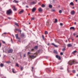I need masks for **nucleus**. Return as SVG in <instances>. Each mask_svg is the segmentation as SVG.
<instances>
[{
    "instance_id": "61",
    "label": "nucleus",
    "mask_w": 78,
    "mask_h": 78,
    "mask_svg": "<svg viewBox=\"0 0 78 78\" xmlns=\"http://www.w3.org/2000/svg\"><path fill=\"white\" fill-rule=\"evenodd\" d=\"M73 9H74V7H73Z\"/></svg>"
},
{
    "instance_id": "23",
    "label": "nucleus",
    "mask_w": 78,
    "mask_h": 78,
    "mask_svg": "<svg viewBox=\"0 0 78 78\" xmlns=\"http://www.w3.org/2000/svg\"><path fill=\"white\" fill-rule=\"evenodd\" d=\"M42 38L43 40H45V37H44V36L43 35H42Z\"/></svg>"
},
{
    "instance_id": "15",
    "label": "nucleus",
    "mask_w": 78,
    "mask_h": 78,
    "mask_svg": "<svg viewBox=\"0 0 78 78\" xmlns=\"http://www.w3.org/2000/svg\"><path fill=\"white\" fill-rule=\"evenodd\" d=\"M29 57L31 58H34V55H30Z\"/></svg>"
},
{
    "instance_id": "28",
    "label": "nucleus",
    "mask_w": 78,
    "mask_h": 78,
    "mask_svg": "<svg viewBox=\"0 0 78 78\" xmlns=\"http://www.w3.org/2000/svg\"><path fill=\"white\" fill-rule=\"evenodd\" d=\"M70 5H72V6H73V2H71L70 3Z\"/></svg>"
},
{
    "instance_id": "54",
    "label": "nucleus",
    "mask_w": 78,
    "mask_h": 78,
    "mask_svg": "<svg viewBox=\"0 0 78 78\" xmlns=\"http://www.w3.org/2000/svg\"><path fill=\"white\" fill-rule=\"evenodd\" d=\"M48 71L49 72H50V70L49 69H48Z\"/></svg>"
},
{
    "instance_id": "51",
    "label": "nucleus",
    "mask_w": 78,
    "mask_h": 78,
    "mask_svg": "<svg viewBox=\"0 0 78 78\" xmlns=\"http://www.w3.org/2000/svg\"><path fill=\"white\" fill-rule=\"evenodd\" d=\"M60 69H63V68H60Z\"/></svg>"
},
{
    "instance_id": "18",
    "label": "nucleus",
    "mask_w": 78,
    "mask_h": 78,
    "mask_svg": "<svg viewBox=\"0 0 78 78\" xmlns=\"http://www.w3.org/2000/svg\"><path fill=\"white\" fill-rule=\"evenodd\" d=\"M53 52H54V53H56V54H58V52H57V51H56L55 50H54Z\"/></svg>"
},
{
    "instance_id": "59",
    "label": "nucleus",
    "mask_w": 78,
    "mask_h": 78,
    "mask_svg": "<svg viewBox=\"0 0 78 78\" xmlns=\"http://www.w3.org/2000/svg\"><path fill=\"white\" fill-rule=\"evenodd\" d=\"M28 15H29V16L30 15V13H29V14H28Z\"/></svg>"
},
{
    "instance_id": "24",
    "label": "nucleus",
    "mask_w": 78,
    "mask_h": 78,
    "mask_svg": "<svg viewBox=\"0 0 78 78\" xmlns=\"http://www.w3.org/2000/svg\"><path fill=\"white\" fill-rule=\"evenodd\" d=\"M54 22L55 23H56L58 22V20H57V19H55Z\"/></svg>"
},
{
    "instance_id": "2",
    "label": "nucleus",
    "mask_w": 78,
    "mask_h": 78,
    "mask_svg": "<svg viewBox=\"0 0 78 78\" xmlns=\"http://www.w3.org/2000/svg\"><path fill=\"white\" fill-rule=\"evenodd\" d=\"M12 13V10L11 9H9L7 11V14H10Z\"/></svg>"
},
{
    "instance_id": "10",
    "label": "nucleus",
    "mask_w": 78,
    "mask_h": 78,
    "mask_svg": "<svg viewBox=\"0 0 78 78\" xmlns=\"http://www.w3.org/2000/svg\"><path fill=\"white\" fill-rule=\"evenodd\" d=\"M67 46L69 47H72V45L71 44H69L67 45Z\"/></svg>"
},
{
    "instance_id": "63",
    "label": "nucleus",
    "mask_w": 78,
    "mask_h": 78,
    "mask_svg": "<svg viewBox=\"0 0 78 78\" xmlns=\"http://www.w3.org/2000/svg\"><path fill=\"white\" fill-rule=\"evenodd\" d=\"M77 76H78V74H77Z\"/></svg>"
},
{
    "instance_id": "5",
    "label": "nucleus",
    "mask_w": 78,
    "mask_h": 78,
    "mask_svg": "<svg viewBox=\"0 0 78 78\" xmlns=\"http://www.w3.org/2000/svg\"><path fill=\"white\" fill-rule=\"evenodd\" d=\"M15 36L17 39H19V40H20V38L19 37H18V34H16L15 35Z\"/></svg>"
},
{
    "instance_id": "42",
    "label": "nucleus",
    "mask_w": 78,
    "mask_h": 78,
    "mask_svg": "<svg viewBox=\"0 0 78 78\" xmlns=\"http://www.w3.org/2000/svg\"><path fill=\"white\" fill-rule=\"evenodd\" d=\"M62 24H63L62 23H60V25H61V26L62 25Z\"/></svg>"
},
{
    "instance_id": "64",
    "label": "nucleus",
    "mask_w": 78,
    "mask_h": 78,
    "mask_svg": "<svg viewBox=\"0 0 78 78\" xmlns=\"http://www.w3.org/2000/svg\"><path fill=\"white\" fill-rule=\"evenodd\" d=\"M30 23H29V24H30Z\"/></svg>"
},
{
    "instance_id": "14",
    "label": "nucleus",
    "mask_w": 78,
    "mask_h": 78,
    "mask_svg": "<svg viewBox=\"0 0 78 78\" xmlns=\"http://www.w3.org/2000/svg\"><path fill=\"white\" fill-rule=\"evenodd\" d=\"M12 8L13 11H16V8H15V6H13L12 7Z\"/></svg>"
},
{
    "instance_id": "13",
    "label": "nucleus",
    "mask_w": 78,
    "mask_h": 78,
    "mask_svg": "<svg viewBox=\"0 0 78 78\" xmlns=\"http://www.w3.org/2000/svg\"><path fill=\"white\" fill-rule=\"evenodd\" d=\"M39 12H42V9L41 8H40L38 9Z\"/></svg>"
},
{
    "instance_id": "53",
    "label": "nucleus",
    "mask_w": 78,
    "mask_h": 78,
    "mask_svg": "<svg viewBox=\"0 0 78 78\" xmlns=\"http://www.w3.org/2000/svg\"><path fill=\"white\" fill-rule=\"evenodd\" d=\"M48 45H50V43H48Z\"/></svg>"
},
{
    "instance_id": "8",
    "label": "nucleus",
    "mask_w": 78,
    "mask_h": 78,
    "mask_svg": "<svg viewBox=\"0 0 78 78\" xmlns=\"http://www.w3.org/2000/svg\"><path fill=\"white\" fill-rule=\"evenodd\" d=\"M23 12H24V10H22L19 12V14H22V13H23Z\"/></svg>"
},
{
    "instance_id": "60",
    "label": "nucleus",
    "mask_w": 78,
    "mask_h": 78,
    "mask_svg": "<svg viewBox=\"0 0 78 78\" xmlns=\"http://www.w3.org/2000/svg\"><path fill=\"white\" fill-rule=\"evenodd\" d=\"M1 46V43H0V46Z\"/></svg>"
},
{
    "instance_id": "47",
    "label": "nucleus",
    "mask_w": 78,
    "mask_h": 78,
    "mask_svg": "<svg viewBox=\"0 0 78 78\" xmlns=\"http://www.w3.org/2000/svg\"><path fill=\"white\" fill-rule=\"evenodd\" d=\"M32 69L33 70V69H34V67H32Z\"/></svg>"
},
{
    "instance_id": "19",
    "label": "nucleus",
    "mask_w": 78,
    "mask_h": 78,
    "mask_svg": "<svg viewBox=\"0 0 78 78\" xmlns=\"http://www.w3.org/2000/svg\"><path fill=\"white\" fill-rule=\"evenodd\" d=\"M14 3H17L19 2L18 1H16V0H14L13 1Z\"/></svg>"
},
{
    "instance_id": "17",
    "label": "nucleus",
    "mask_w": 78,
    "mask_h": 78,
    "mask_svg": "<svg viewBox=\"0 0 78 78\" xmlns=\"http://www.w3.org/2000/svg\"><path fill=\"white\" fill-rule=\"evenodd\" d=\"M0 66L1 67H4V65L3 63H1L0 65Z\"/></svg>"
},
{
    "instance_id": "22",
    "label": "nucleus",
    "mask_w": 78,
    "mask_h": 78,
    "mask_svg": "<svg viewBox=\"0 0 78 78\" xmlns=\"http://www.w3.org/2000/svg\"><path fill=\"white\" fill-rule=\"evenodd\" d=\"M38 48V46H36L34 47V49H37V48Z\"/></svg>"
},
{
    "instance_id": "55",
    "label": "nucleus",
    "mask_w": 78,
    "mask_h": 78,
    "mask_svg": "<svg viewBox=\"0 0 78 78\" xmlns=\"http://www.w3.org/2000/svg\"><path fill=\"white\" fill-rule=\"evenodd\" d=\"M12 36H13V37H14V35H12Z\"/></svg>"
},
{
    "instance_id": "37",
    "label": "nucleus",
    "mask_w": 78,
    "mask_h": 78,
    "mask_svg": "<svg viewBox=\"0 0 78 78\" xmlns=\"http://www.w3.org/2000/svg\"><path fill=\"white\" fill-rule=\"evenodd\" d=\"M35 19V18H34V17L32 18L31 20H34Z\"/></svg>"
},
{
    "instance_id": "20",
    "label": "nucleus",
    "mask_w": 78,
    "mask_h": 78,
    "mask_svg": "<svg viewBox=\"0 0 78 78\" xmlns=\"http://www.w3.org/2000/svg\"><path fill=\"white\" fill-rule=\"evenodd\" d=\"M70 30H75V27H71L70 28Z\"/></svg>"
},
{
    "instance_id": "49",
    "label": "nucleus",
    "mask_w": 78,
    "mask_h": 78,
    "mask_svg": "<svg viewBox=\"0 0 78 78\" xmlns=\"http://www.w3.org/2000/svg\"><path fill=\"white\" fill-rule=\"evenodd\" d=\"M8 18L9 19H11V18L9 17H8Z\"/></svg>"
},
{
    "instance_id": "7",
    "label": "nucleus",
    "mask_w": 78,
    "mask_h": 78,
    "mask_svg": "<svg viewBox=\"0 0 78 78\" xmlns=\"http://www.w3.org/2000/svg\"><path fill=\"white\" fill-rule=\"evenodd\" d=\"M20 37H25V34L23 33H22L20 35Z\"/></svg>"
},
{
    "instance_id": "43",
    "label": "nucleus",
    "mask_w": 78,
    "mask_h": 78,
    "mask_svg": "<svg viewBox=\"0 0 78 78\" xmlns=\"http://www.w3.org/2000/svg\"><path fill=\"white\" fill-rule=\"evenodd\" d=\"M18 31H20V33H21V32L22 31L21 30H18Z\"/></svg>"
},
{
    "instance_id": "44",
    "label": "nucleus",
    "mask_w": 78,
    "mask_h": 78,
    "mask_svg": "<svg viewBox=\"0 0 78 78\" xmlns=\"http://www.w3.org/2000/svg\"><path fill=\"white\" fill-rule=\"evenodd\" d=\"M27 54L28 55H30V52H28Z\"/></svg>"
},
{
    "instance_id": "36",
    "label": "nucleus",
    "mask_w": 78,
    "mask_h": 78,
    "mask_svg": "<svg viewBox=\"0 0 78 78\" xmlns=\"http://www.w3.org/2000/svg\"><path fill=\"white\" fill-rule=\"evenodd\" d=\"M11 42H12V44H13V40H12V39H11Z\"/></svg>"
},
{
    "instance_id": "34",
    "label": "nucleus",
    "mask_w": 78,
    "mask_h": 78,
    "mask_svg": "<svg viewBox=\"0 0 78 78\" xmlns=\"http://www.w3.org/2000/svg\"><path fill=\"white\" fill-rule=\"evenodd\" d=\"M16 66H17V67H19V64H17V63H16Z\"/></svg>"
},
{
    "instance_id": "38",
    "label": "nucleus",
    "mask_w": 78,
    "mask_h": 78,
    "mask_svg": "<svg viewBox=\"0 0 78 78\" xmlns=\"http://www.w3.org/2000/svg\"><path fill=\"white\" fill-rule=\"evenodd\" d=\"M20 67L21 70H23V67L21 66Z\"/></svg>"
},
{
    "instance_id": "1",
    "label": "nucleus",
    "mask_w": 78,
    "mask_h": 78,
    "mask_svg": "<svg viewBox=\"0 0 78 78\" xmlns=\"http://www.w3.org/2000/svg\"><path fill=\"white\" fill-rule=\"evenodd\" d=\"M74 62H75V61L71 60H70L68 62V64L70 65V66H72V65H73V64H74Z\"/></svg>"
},
{
    "instance_id": "29",
    "label": "nucleus",
    "mask_w": 78,
    "mask_h": 78,
    "mask_svg": "<svg viewBox=\"0 0 78 78\" xmlns=\"http://www.w3.org/2000/svg\"><path fill=\"white\" fill-rule=\"evenodd\" d=\"M41 6L43 8H44V7H45V5L44 4H43Z\"/></svg>"
},
{
    "instance_id": "26",
    "label": "nucleus",
    "mask_w": 78,
    "mask_h": 78,
    "mask_svg": "<svg viewBox=\"0 0 78 78\" xmlns=\"http://www.w3.org/2000/svg\"><path fill=\"white\" fill-rule=\"evenodd\" d=\"M46 24L47 25H49V22L48 21H47Z\"/></svg>"
},
{
    "instance_id": "52",
    "label": "nucleus",
    "mask_w": 78,
    "mask_h": 78,
    "mask_svg": "<svg viewBox=\"0 0 78 78\" xmlns=\"http://www.w3.org/2000/svg\"><path fill=\"white\" fill-rule=\"evenodd\" d=\"M10 62H6V63H9Z\"/></svg>"
},
{
    "instance_id": "6",
    "label": "nucleus",
    "mask_w": 78,
    "mask_h": 78,
    "mask_svg": "<svg viewBox=\"0 0 78 78\" xmlns=\"http://www.w3.org/2000/svg\"><path fill=\"white\" fill-rule=\"evenodd\" d=\"M75 13V12L74 11H72L71 12V14L72 15H74Z\"/></svg>"
},
{
    "instance_id": "62",
    "label": "nucleus",
    "mask_w": 78,
    "mask_h": 78,
    "mask_svg": "<svg viewBox=\"0 0 78 78\" xmlns=\"http://www.w3.org/2000/svg\"><path fill=\"white\" fill-rule=\"evenodd\" d=\"M66 42H67V40H66Z\"/></svg>"
},
{
    "instance_id": "41",
    "label": "nucleus",
    "mask_w": 78,
    "mask_h": 78,
    "mask_svg": "<svg viewBox=\"0 0 78 78\" xmlns=\"http://www.w3.org/2000/svg\"><path fill=\"white\" fill-rule=\"evenodd\" d=\"M60 55H63V53H62V52H61Z\"/></svg>"
},
{
    "instance_id": "30",
    "label": "nucleus",
    "mask_w": 78,
    "mask_h": 78,
    "mask_svg": "<svg viewBox=\"0 0 78 78\" xmlns=\"http://www.w3.org/2000/svg\"><path fill=\"white\" fill-rule=\"evenodd\" d=\"M66 50V48H63L62 49V51H65Z\"/></svg>"
},
{
    "instance_id": "4",
    "label": "nucleus",
    "mask_w": 78,
    "mask_h": 78,
    "mask_svg": "<svg viewBox=\"0 0 78 78\" xmlns=\"http://www.w3.org/2000/svg\"><path fill=\"white\" fill-rule=\"evenodd\" d=\"M56 58H58V60H61V57L58 55H56Z\"/></svg>"
},
{
    "instance_id": "25",
    "label": "nucleus",
    "mask_w": 78,
    "mask_h": 78,
    "mask_svg": "<svg viewBox=\"0 0 78 78\" xmlns=\"http://www.w3.org/2000/svg\"><path fill=\"white\" fill-rule=\"evenodd\" d=\"M49 8H52V5L50 4L49 5Z\"/></svg>"
},
{
    "instance_id": "21",
    "label": "nucleus",
    "mask_w": 78,
    "mask_h": 78,
    "mask_svg": "<svg viewBox=\"0 0 78 78\" xmlns=\"http://www.w3.org/2000/svg\"><path fill=\"white\" fill-rule=\"evenodd\" d=\"M51 45H54L55 47H58V46L55 45L54 43H52Z\"/></svg>"
},
{
    "instance_id": "12",
    "label": "nucleus",
    "mask_w": 78,
    "mask_h": 78,
    "mask_svg": "<svg viewBox=\"0 0 78 78\" xmlns=\"http://www.w3.org/2000/svg\"><path fill=\"white\" fill-rule=\"evenodd\" d=\"M14 70H15V69H12V72L13 73H16V71H14Z\"/></svg>"
},
{
    "instance_id": "33",
    "label": "nucleus",
    "mask_w": 78,
    "mask_h": 78,
    "mask_svg": "<svg viewBox=\"0 0 78 78\" xmlns=\"http://www.w3.org/2000/svg\"><path fill=\"white\" fill-rule=\"evenodd\" d=\"M51 11H52V12H54L55 11V10L54 9H52L51 10Z\"/></svg>"
},
{
    "instance_id": "40",
    "label": "nucleus",
    "mask_w": 78,
    "mask_h": 78,
    "mask_svg": "<svg viewBox=\"0 0 78 78\" xmlns=\"http://www.w3.org/2000/svg\"><path fill=\"white\" fill-rule=\"evenodd\" d=\"M2 42L3 44H5V42L3 41H2Z\"/></svg>"
},
{
    "instance_id": "35",
    "label": "nucleus",
    "mask_w": 78,
    "mask_h": 78,
    "mask_svg": "<svg viewBox=\"0 0 78 78\" xmlns=\"http://www.w3.org/2000/svg\"><path fill=\"white\" fill-rule=\"evenodd\" d=\"M15 25H17V26H18V27H19V25H18L17 23H15Z\"/></svg>"
},
{
    "instance_id": "48",
    "label": "nucleus",
    "mask_w": 78,
    "mask_h": 78,
    "mask_svg": "<svg viewBox=\"0 0 78 78\" xmlns=\"http://www.w3.org/2000/svg\"><path fill=\"white\" fill-rule=\"evenodd\" d=\"M72 40L73 41L74 40L73 38H71Z\"/></svg>"
},
{
    "instance_id": "46",
    "label": "nucleus",
    "mask_w": 78,
    "mask_h": 78,
    "mask_svg": "<svg viewBox=\"0 0 78 78\" xmlns=\"http://www.w3.org/2000/svg\"><path fill=\"white\" fill-rule=\"evenodd\" d=\"M3 34H7V33L6 32H5L3 33Z\"/></svg>"
},
{
    "instance_id": "39",
    "label": "nucleus",
    "mask_w": 78,
    "mask_h": 78,
    "mask_svg": "<svg viewBox=\"0 0 78 78\" xmlns=\"http://www.w3.org/2000/svg\"><path fill=\"white\" fill-rule=\"evenodd\" d=\"M23 56H24V58H25V57H26V54H24V55H23Z\"/></svg>"
},
{
    "instance_id": "57",
    "label": "nucleus",
    "mask_w": 78,
    "mask_h": 78,
    "mask_svg": "<svg viewBox=\"0 0 78 78\" xmlns=\"http://www.w3.org/2000/svg\"><path fill=\"white\" fill-rule=\"evenodd\" d=\"M2 78H6V77H2Z\"/></svg>"
},
{
    "instance_id": "50",
    "label": "nucleus",
    "mask_w": 78,
    "mask_h": 78,
    "mask_svg": "<svg viewBox=\"0 0 78 78\" xmlns=\"http://www.w3.org/2000/svg\"><path fill=\"white\" fill-rule=\"evenodd\" d=\"M76 1H75V2H78V0H75Z\"/></svg>"
},
{
    "instance_id": "31",
    "label": "nucleus",
    "mask_w": 78,
    "mask_h": 78,
    "mask_svg": "<svg viewBox=\"0 0 78 78\" xmlns=\"http://www.w3.org/2000/svg\"><path fill=\"white\" fill-rule=\"evenodd\" d=\"M73 73H76V71L75 70H73Z\"/></svg>"
},
{
    "instance_id": "58",
    "label": "nucleus",
    "mask_w": 78,
    "mask_h": 78,
    "mask_svg": "<svg viewBox=\"0 0 78 78\" xmlns=\"http://www.w3.org/2000/svg\"><path fill=\"white\" fill-rule=\"evenodd\" d=\"M76 22L74 23V24H76Z\"/></svg>"
},
{
    "instance_id": "56",
    "label": "nucleus",
    "mask_w": 78,
    "mask_h": 78,
    "mask_svg": "<svg viewBox=\"0 0 78 78\" xmlns=\"http://www.w3.org/2000/svg\"><path fill=\"white\" fill-rule=\"evenodd\" d=\"M78 37V35H77V36H76V37Z\"/></svg>"
},
{
    "instance_id": "11",
    "label": "nucleus",
    "mask_w": 78,
    "mask_h": 78,
    "mask_svg": "<svg viewBox=\"0 0 78 78\" xmlns=\"http://www.w3.org/2000/svg\"><path fill=\"white\" fill-rule=\"evenodd\" d=\"M13 51V50L12 49H10L8 51V52L9 53H12Z\"/></svg>"
},
{
    "instance_id": "32",
    "label": "nucleus",
    "mask_w": 78,
    "mask_h": 78,
    "mask_svg": "<svg viewBox=\"0 0 78 78\" xmlns=\"http://www.w3.org/2000/svg\"><path fill=\"white\" fill-rule=\"evenodd\" d=\"M62 10H60L59 11V13L60 14H61V13L62 12Z\"/></svg>"
},
{
    "instance_id": "27",
    "label": "nucleus",
    "mask_w": 78,
    "mask_h": 78,
    "mask_svg": "<svg viewBox=\"0 0 78 78\" xmlns=\"http://www.w3.org/2000/svg\"><path fill=\"white\" fill-rule=\"evenodd\" d=\"M48 34V32H47V31H46L45 32V34Z\"/></svg>"
},
{
    "instance_id": "45",
    "label": "nucleus",
    "mask_w": 78,
    "mask_h": 78,
    "mask_svg": "<svg viewBox=\"0 0 78 78\" xmlns=\"http://www.w3.org/2000/svg\"><path fill=\"white\" fill-rule=\"evenodd\" d=\"M26 7L27 8H29V7H28V6H26Z\"/></svg>"
},
{
    "instance_id": "16",
    "label": "nucleus",
    "mask_w": 78,
    "mask_h": 78,
    "mask_svg": "<svg viewBox=\"0 0 78 78\" xmlns=\"http://www.w3.org/2000/svg\"><path fill=\"white\" fill-rule=\"evenodd\" d=\"M76 52H77V51H74L72 52V54H73V55H74L75 53H76Z\"/></svg>"
},
{
    "instance_id": "9",
    "label": "nucleus",
    "mask_w": 78,
    "mask_h": 78,
    "mask_svg": "<svg viewBox=\"0 0 78 78\" xmlns=\"http://www.w3.org/2000/svg\"><path fill=\"white\" fill-rule=\"evenodd\" d=\"M36 8L34 7L32 9V12H34L36 11Z\"/></svg>"
},
{
    "instance_id": "3",
    "label": "nucleus",
    "mask_w": 78,
    "mask_h": 78,
    "mask_svg": "<svg viewBox=\"0 0 78 78\" xmlns=\"http://www.w3.org/2000/svg\"><path fill=\"white\" fill-rule=\"evenodd\" d=\"M35 3H36V1H32L30 2V4L32 5H34Z\"/></svg>"
}]
</instances>
